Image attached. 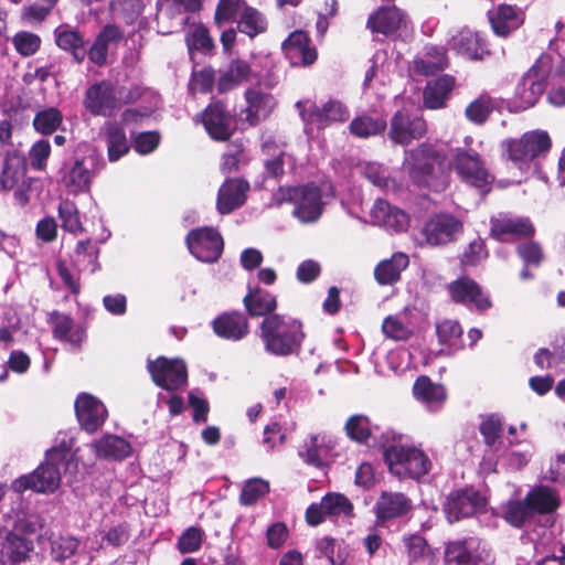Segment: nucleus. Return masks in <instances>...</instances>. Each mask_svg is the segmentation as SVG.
I'll list each match as a JSON object with an SVG mask.
<instances>
[{
	"mask_svg": "<svg viewBox=\"0 0 565 565\" xmlns=\"http://www.w3.org/2000/svg\"><path fill=\"white\" fill-rule=\"evenodd\" d=\"M450 157L451 159L444 149L420 145L406 151L403 167L414 182L437 192L446 189L451 168L466 183L482 192L488 191L492 177L477 151L456 148L450 150Z\"/></svg>",
	"mask_w": 565,
	"mask_h": 565,
	"instance_id": "nucleus-1",
	"label": "nucleus"
},
{
	"mask_svg": "<svg viewBox=\"0 0 565 565\" xmlns=\"http://www.w3.org/2000/svg\"><path fill=\"white\" fill-rule=\"evenodd\" d=\"M73 439L63 435L56 444L46 451L45 461L33 472L23 475L12 482L15 492L28 489L40 493L54 492L61 482V470H66L73 465Z\"/></svg>",
	"mask_w": 565,
	"mask_h": 565,
	"instance_id": "nucleus-2",
	"label": "nucleus"
},
{
	"mask_svg": "<svg viewBox=\"0 0 565 565\" xmlns=\"http://www.w3.org/2000/svg\"><path fill=\"white\" fill-rule=\"evenodd\" d=\"M41 526L42 521L35 513L6 515L4 525L0 529V565H17L24 561L32 545L18 532L35 533Z\"/></svg>",
	"mask_w": 565,
	"mask_h": 565,
	"instance_id": "nucleus-3",
	"label": "nucleus"
},
{
	"mask_svg": "<svg viewBox=\"0 0 565 565\" xmlns=\"http://www.w3.org/2000/svg\"><path fill=\"white\" fill-rule=\"evenodd\" d=\"M259 337L265 351L275 356L296 353L305 339L302 323L291 317L271 313L260 323Z\"/></svg>",
	"mask_w": 565,
	"mask_h": 565,
	"instance_id": "nucleus-4",
	"label": "nucleus"
},
{
	"mask_svg": "<svg viewBox=\"0 0 565 565\" xmlns=\"http://www.w3.org/2000/svg\"><path fill=\"white\" fill-rule=\"evenodd\" d=\"M139 97L137 88L114 85L102 81L89 86L83 100L84 107L94 116L114 117L124 105Z\"/></svg>",
	"mask_w": 565,
	"mask_h": 565,
	"instance_id": "nucleus-5",
	"label": "nucleus"
},
{
	"mask_svg": "<svg viewBox=\"0 0 565 565\" xmlns=\"http://www.w3.org/2000/svg\"><path fill=\"white\" fill-rule=\"evenodd\" d=\"M502 146L515 167L529 173L537 169L536 160L548 152L552 141L545 130L536 129L524 132L518 139L505 140Z\"/></svg>",
	"mask_w": 565,
	"mask_h": 565,
	"instance_id": "nucleus-6",
	"label": "nucleus"
},
{
	"mask_svg": "<svg viewBox=\"0 0 565 565\" xmlns=\"http://www.w3.org/2000/svg\"><path fill=\"white\" fill-rule=\"evenodd\" d=\"M384 460L391 473L398 478L419 479L427 475L433 466L423 449L401 443L385 447Z\"/></svg>",
	"mask_w": 565,
	"mask_h": 565,
	"instance_id": "nucleus-7",
	"label": "nucleus"
},
{
	"mask_svg": "<svg viewBox=\"0 0 565 565\" xmlns=\"http://www.w3.org/2000/svg\"><path fill=\"white\" fill-rule=\"evenodd\" d=\"M554 60L551 54H542L536 63L523 75L519 82L514 102L519 110L534 106L543 95L546 79L553 70Z\"/></svg>",
	"mask_w": 565,
	"mask_h": 565,
	"instance_id": "nucleus-8",
	"label": "nucleus"
},
{
	"mask_svg": "<svg viewBox=\"0 0 565 565\" xmlns=\"http://www.w3.org/2000/svg\"><path fill=\"white\" fill-rule=\"evenodd\" d=\"M276 201H291L294 214L302 223L316 222L322 214L323 202L320 190L313 185L280 188L275 194Z\"/></svg>",
	"mask_w": 565,
	"mask_h": 565,
	"instance_id": "nucleus-9",
	"label": "nucleus"
},
{
	"mask_svg": "<svg viewBox=\"0 0 565 565\" xmlns=\"http://www.w3.org/2000/svg\"><path fill=\"white\" fill-rule=\"evenodd\" d=\"M299 114L308 128H323L331 122L344 121L349 118V110L338 100H329L322 107H318L313 102L306 99L296 104Z\"/></svg>",
	"mask_w": 565,
	"mask_h": 565,
	"instance_id": "nucleus-10",
	"label": "nucleus"
},
{
	"mask_svg": "<svg viewBox=\"0 0 565 565\" xmlns=\"http://www.w3.org/2000/svg\"><path fill=\"white\" fill-rule=\"evenodd\" d=\"M148 371L153 382L168 392L178 391L186 385V365L181 359L159 356L148 362Z\"/></svg>",
	"mask_w": 565,
	"mask_h": 565,
	"instance_id": "nucleus-11",
	"label": "nucleus"
},
{
	"mask_svg": "<svg viewBox=\"0 0 565 565\" xmlns=\"http://www.w3.org/2000/svg\"><path fill=\"white\" fill-rule=\"evenodd\" d=\"M462 232V223L448 213L433 214L420 231L423 242L429 246H441L454 242Z\"/></svg>",
	"mask_w": 565,
	"mask_h": 565,
	"instance_id": "nucleus-12",
	"label": "nucleus"
},
{
	"mask_svg": "<svg viewBox=\"0 0 565 565\" xmlns=\"http://www.w3.org/2000/svg\"><path fill=\"white\" fill-rule=\"evenodd\" d=\"M486 497L473 488H465L451 492L445 502L444 510L450 523L462 518L472 516L483 510Z\"/></svg>",
	"mask_w": 565,
	"mask_h": 565,
	"instance_id": "nucleus-13",
	"label": "nucleus"
},
{
	"mask_svg": "<svg viewBox=\"0 0 565 565\" xmlns=\"http://www.w3.org/2000/svg\"><path fill=\"white\" fill-rule=\"evenodd\" d=\"M190 253L200 262L213 263L223 250V239L213 227H201L191 231L186 236Z\"/></svg>",
	"mask_w": 565,
	"mask_h": 565,
	"instance_id": "nucleus-14",
	"label": "nucleus"
},
{
	"mask_svg": "<svg viewBox=\"0 0 565 565\" xmlns=\"http://www.w3.org/2000/svg\"><path fill=\"white\" fill-rule=\"evenodd\" d=\"M409 216L402 209L377 199L369 211V223L391 233H402L409 226Z\"/></svg>",
	"mask_w": 565,
	"mask_h": 565,
	"instance_id": "nucleus-15",
	"label": "nucleus"
},
{
	"mask_svg": "<svg viewBox=\"0 0 565 565\" xmlns=\"http://www.w3.org/2000/svg\"><path fill=\"white\" fill-rule=\"evenodd\" d=\"M103 163L90 169L85 159H75L63 164L60 171V183L71 193L77 195L89 191L93 179Z\"/></svg>",
	"mask_w": 565,
	"mask_h": 565,
	"instance_id": "nucleus-16",
	"label": "nucleus"
},
{
	"mask_svg": "<svg viewBox=\"0 0 565 565\" xmlns=\"http://www.w3.org/2000/svg\"><path fill=\"white\" fill-rule=\"evenodd\" d=\"M353 505L350 500L341 493H328L319 503L309 505L306 512L307 522L310 525L320 524L324 518L351 516Z\"/></svg>",
	"mask_w": 565,
	"mask_h": 565,
	"instance_id": "nucleus-17",
	"label": "nucleus"
},
{
	"mask_svg": "<svg viewBox=\"0 0 565 565\" xmlns=\"http://www.w3.org/2000/svg\"><path fill=\"white\" fill-rule=\"evenodd\" d=\"M427 130L425 120L405 111H397L391 119L388 137L394 143L408 145L422 138Z\"/></svg>",
	"mask_w": 565,
	"mask_h": 565,
	"instance_id": "nucleus-18",
	"label": "nucleus"
},
{
	"mask_svg": "<svg viewBox=\"0 0 565 565\" xmlns=\"http://www.w3.org/2000/svg\"><path fill=\"white\" fill-rule=\"evenodd\" d=\"M75 413L79 425L88 433L96 431L105 423L108 415L104 403L88 393H82L77 396Z\"/></svg>",
	"mask_w": 565,
	"mask_h": 565,
	"instance_id": "nucleus-19",
	"label": "nucleus"
},
{
	"mask_svg": "<svg viewBox=\"0 0 565 565\" xmlns=\"http://www.w3.org/2000/svg\"><path fill=\"white\" fill-rule=\"evenodd\" d=\"M447 565H483L480 541L476 537L448 542L445 547Z\"/></svg>",
	"mask_w": 565,
	"mask_h": 565,
	"instance_id": "nucleus-20",
	"label": "nucleus"
},
{
	"mask_svg": "<svg viewBox=\"0 0 565 565\" xmlns=\"http://www.w3.org/2000/svg\"><path fill=\"white\" fill-rule=\"evenodd\" d=\"M449 292L454 301L475 308L479 311L490 308L491 302L480 286L467 277L458 278L449 285Z\"/></svg>",
	"mask_w": 565,
	"mask_h": 565,
	"instance_id": "nucleus-21",
	"label": "nucleus"
},
{
	"mask_svg": "<svg viewBox=\"0 0 565 565\" xmlns=\"http://www.w3.org/2000/svg\"><path fill=\"white\" fill-rule=\"evenodd\" d=\"M249 183L244 179H226L220 186L216 198V210L226 215L239 209L246 201Z\"/></svg>",
	"mask_w": 565,
	"mask_h": 565,
	"instance_id": "nucleus-22",
	"label": "nucleus"
},
{
	"mask_svg": "<svg viewBox=\"0 0 565 565\" xmlns=\"http://www.w3.org/2000/svg\"><path fill=\"white\" fill-rule=\"evenodd\" d=\"M415 399L429 413H438L447 401V391L443 384L433 382L428 376H419L413 385Z\"/></svg>",
	"mask_w": 565,
	"mask_h": 565,
	"instance_id": "nucleus-23",
	"label": "nucleus"
},
{
	"mask_svg": "<svg viewBox=\"0 0 565 565\" xmlns=\"http://www.w3.org/2000/svg\"><path fill=\"white\" fill-rule=\"evenodd\" d=\"M534 232L529 218L500 214L491 217V235L498 241L530 236Z\"/></svg>",
	"mask_w": 565,
	"mask_h": 565,
	"instance_id": "nucleus-24",
	"label": "nucleus"
},
{
	"mask_svg": "<svg viewBox=\"0 0 565 565\" xmlns=\"http://www.w3.org/2000/svg\"><path fill=\"white\" fill-rule=\"evenodd\" d=\"M407 25L406 14L395 6L380 8L367 20V28L372 32L385 35L396 34L398 31L407 29Z\"/></svg>",
	"mask_w": 565,
	"mask_h": 565,
	"instance_id": "nucleus-25",
	"label": "nucleus"
},
{
	"mask_svg": "<svg viewBox=\"0 0 565 565\" xmlns=\"http://www.w3.org/2000/svg\"><path fill=\"white\" fill-rule=\"evenodd\" d=\"M202 122L206 132L214 140H226L234 131L233 118L221 103L211 104L205 109Z\"/></svg>",
	"mask_w": 565,
	"mask_h": 565,
	"instance_id": "nucleus-26",
	"label": "nucleus"
},
{
	"mask_svg": "<svg viewBox=\"0 0 565 565\" xmlns=\"http://www.w3.org/2000/svg\"><path fill=\"white\" fill-rule=\"evenodd\" d=\"M262 153L265 156L264 166L269 177H280L286 168L294 169L295 159L286 150V146L278 143L273 138L265 139L262 143Z\"/></svg>",
	"mask_w": 565,
	"mask_h": 565,
	"instance_id": "nucleus-27",
	"label": "nucleus"
},
{
	"mask_svg": "<svg viewBox=\"0 0 565 565\" xmlns=\"http://www.w3.org/2000/svg\"><path fill=\"white\" fill-rule=\"evenodd\" d=\"M99 137L105 141L109 162H117L130 150V142L120 122L107 120L99 130Z\"/></svg>",
	"mask_w": 565,
	"mask_h": 565,
	"instance_id": "nucleus-28",
	"label": "nucleus"
},
{
	"mask_svg": "<svg viewBox=\"0 0 565 565\" xmlns=\"http://www.w3.org/2000/svg\"><path fill=\"white\" fill-rule=\"evenodd\" d=\"M282 51L292 65H310L317 60V52L303 31L292 32L284 42Z\"/></svg>",
	"mask_w": 565,
	"mask_h": 565,
	"instance_id": "nucleus-29",
	"label": "nucleus"
},
{
	"mask_svg": "<svg viewBox=\"0 0 565 565\" xmlns=\"http://www.w3.org/2000/svg\"><path fill=\"white\" fill-rule=\"evenodd\" d=\"M488 18L493 32L507 36L519 29L524 22L523 12L513 6L500 4L488 11Z\"/></svg>",
	"mask_w": 565,
	"mask_h": 565,
	"instance_id": "nucleus-30",
	"label": "nucleus"
},
{
	"mask_svg": "<svg viewBox=\"0 0 565 565\" xmlns=\"http://www.w3.org/2000/svg\"><path fill=\"white\" fill-rule=\"evenodd\" d=\"M246 98V120L250 125H257L265 120L275 109L276 98L260 88H248L245 92Z\"/></svg>",
	"mask_w": 565,
	"mask_h": 565,
	"instance_id": "nucleus-31",
	"label": "nucleus"
},
{
	"mask_svg": "<svg viewBox=\"0 0 565 565\" xmlns=\"http://www.w3.org/2000/svg\"><path fill=\"white\" fill-rule=\"evenodd\" d=\"M332 448L333 441L331 437L324 434H317L303 440L299 447L298 455L306 463L321 467L327 461Z\"/></svg>",
	"mask_w": 565,
	"mask_h": 565,
	"instance_id": "nucleus-32",
	"label": "nucleus"
},
{
	"mask_svg": "<svg viewBox=\"0 0 565 565\" xmlns=\"http://www.w3.org/2000/svg\"><path fill=\"white\" fill-rule=\"evenodd\" d=\"M451 50L469 60H482L488 54V50L482 38L468 29L457 32L448 41Z\"/></svg>",
	"mask_w": 565,
	"mask_h": 565,
	"instance_id": "nucleus-33",
	"label": "nucleus"
},
{
	"mask_svg": "<svg viewBox=\"0 0 565 565\" xmlns=\"http://www.w3.org/2000/svg\"><path fill=\"white\" fill-rule=\"evenodd\" d=\"M448 66L446 50L437 45H427L414 58L412 68L416 74L429 76Z\"/></svg>",
	"mask_w": 565,
	"mask_h": 565,
	"instance_id": "nucleus-34",
	"label": "nucleus"
},
{
	"mask_svg": "<svg viewBox=\"0 0 565 565\" xmlns=\"http://www.w3.org/2000/svg\"><path fill=\"white\" fill-rule=\"evenodd\" d=\"M382 332L386 339L393 341H407L414 334V322L408 307L387 316L382 322Z\"/></svg>",
	"mask_w": 565,
	"mask_h": 565,
	"instance_id": "nucleus-35",
	"label": "nucleus"
},
{
	"mask_svg": "<svg viewBox=\"0 0 565 565\" xmlns=\"http://www.w3.org/2000/svg\"><path fill=\"white\" fill-rule=\"evenodd\" d=\"M411 507V501L403 493L383 492L374 509L377 520L384 522L406 514Z\"/></svg>",
	"mask_w": 565,
	"mask_h": 565,
	"instance_id": "nucleus-36",
	"label": "nucleus"
},
{
	"mask_svg": "<svg viewBox=\"0 0 565 565\" xmlns=\"http://www.w3.org/2000/svg\"><path fill=\"white\" fill-rule=\"evenodd\" d=\"M54 338L78 348L85 338L83 327L66 315L53 312L50 319Z\"/></svg>",
	"mask_w": 565,
	"mask_h": 565,
	"instance_id": "nucleus-37",
	"label": "nucleus"
},
{
	"mask_svg": "<svg viewBox=\"0 0 565 565\" xmlns=\"http://www.w3.org/2000/svg\"><path fill=\"white\" fill-rule=\"evenodd\" d=\"M409 265L407 254L397 252L391 258L380 262L374 269V277L380 285H393L399 280L402 271Z\"/></svg>",
	"mask_w": 565,
	"mask_h": 565,
	"instance_id": "nucleus-38",
	"label": "nucleus"
},
{
	"mask_svg": "<svg viewBox=\"0 0 565 565\" xmlns=\"http://www.w3.org/2000/svg\"><path fill=\"white\" fill-rule=\"evenodd\" d=\"M454 86L455 78L449 75L428 82L423 93L424 106L428 109L444 108Z\"/></svg>",
	"mask_w": 565,
	"mask_h": 565,
	"instance_id": "nucleus-39",
	"label": "nucleus"
},
{
	"mask_svg": "<svg viewBox=\"0 0 565 565\" xmlns=\"http://www.w3.org/2000/svg\"><path fill=\"white\" fill-rule=\"evenodd\" d=\"M213 330L218 337L237 341L247 334L248 322L243 313H225L213 321Z\"/></svg>",
	"mask_w": 565,
	"mask_h": 565,
	"instance_id": "nucleus-40",
	"label": "nucleus"
},
{
	"mask_svg": "<svg viewBox=\"0 0 565 565\" xmlns=\"http://www.w3.org/2000/svg\"><path fill=\"white\" fill-rule=\"evenodd\" d=\"M122 32L116 25L108 24L99 32L86 56L96 65H104L107 61L108 50L111 44L118 42Z\"/></svg>",
	"mask_w": 565,
	"mask_h": 565,
	"instance_id": "nucleus-41",
	"label": "nucleus"
},
{
	"mask_svg": "<svg viewBox=\"0 0 565 565\" xmlns=\"http://www.w3.org/2000/svg\"><path fill=\"white\" fill-rule=\"evenodd\" d=\"M532 513L547 514L556 511L561 504L558 493L546 486L533 488L525 497Z\"/></svg>",
	"mask_w": 565,
	"mask_h": 565,
	"instance_id": "nucleus-42",
	"label": "nucleus"
},
{
	"mask_svg": "<svg viewBox=\"0 0 565 565\" xmlns=\"http://www.w3.org/2000/svg\"><path fill=\"white\" fill-rule=\"evenodd\" d=\"M54 35L55 42L60 49L72 53L77 62H83L85 60L87 50L85 47L84 38L81 33L66 25H60L55 29Z\"/></svg>",
	"mask_w": 565,
	"mask_h": 565,
	"instance_id": "nucleus-43",
	"label": "nucleus"
},
{
	"mask_svg": "<svg viewBox=\"0 0 565 565\" xmlns=\"http://www.w3.org/2000/svg\"><path fill=\"white\" fill-rule=\"evenodd\" d=\"M252 74L250 66L243 60L232 61L226 68L220 72L217 87L221 93L228 92L248 81Z\"/></svg>",
	"mask_w": 565,
	"mask_h": 565,
	"instance_id": "nucleus-44",
	"label": "nucleus"
},
{
	"mask_svg": "<svg viewBox=\"0 0 565 565\" xmlns=\"http://www.w3.org/2000/svg\"><path fill=\"white\" fill-rule=\"evenodd\" d=\"M436 334L439 344L444 347L440 352L450 354L462 348V328L458 321L451 319L438 321L436 323Z\"/></svg>",
	"mask_w": 565,
	"mask_h": 565,
	"instance_id": "nucleus-45",
	"label": "nucleus"
},
{
	"mask_svg": "<svg viewBox=\"0 0 565 565\" xmlns=\"http://www.w3.org/2000/svg\"><path fill=\"white\" fill-rule=\"evenodd\" d=\"M96 456L105 459L121 460L131 452L130 444L118 436L106 435L93 444Z\"/></svg>",
	"mask_w": 565,
	"mask_h": 565,
	"instance_id": "nucleus-46",
	"label": "nucleus"
},
{
	"mask_svg": "<svg viewBox=\"0 0 565 565\" xmlns=\"http://www.w3.org/2000/svg\"><path fill=\"white\" fill-rule=\"evenodd\" d=\"M200 4L201 0H158L157 19L160 22L161 20L172 18L175 21V25L181 26L185 21L183 17H179L182 10L194 11L199 9Z\"/></svg>",
	"mask_w": 565,
	"mask_h": 565,
	"instance_id": "nucleus-47",
	"label": "nucleus"
},
{
	"mask_svg": "<svg viewBox=\"0 0 565 565\" xmlns=\"http://www.w3.org/2000/svg\"><path fill=\"white\" fill-rule=\"evenodd\" d=\"M244 305L250 316L267 317L277 307V300L274 295L267 290L256 288L250 290L244 298Z\"/></svg>",
	"mask_w": 565,
	"mask_h": 565,
	"instance_id": "nucleus-48",
	"label": "nucleus"
},
{
	"mask_svg": "<svg viewBox=\"0 0 565 565\" xmlns=\"http://www.w3.org/2000/svg\"><path fill=\"white\" fill-rule=\"evenodd\" d=\"M316 551L317 556L324 557L330 565H344L348 556L347 550L328 536L316 541Z\"/></svg>",
	"mask_w": 565,
	"mask_h": 565,
	"instance_id": "nucleus-49",
	"label": "nucleus"
},
{
	"mask_svg": "<svg viewBox=\"0 0 565 565\" xmlns=\"http://www.w3.org/2000/svg\"><path fill=\"white\" fill-rule=\"evenodd\" d=\"M403 543L406 547L408 559L411 564H424L428 562L431 556V550L426 540L417 534H409L403 537Z\"/></svg>",
	"mask_w": 565,
	"mask_h": 565,
	"instance_id": "nucleus-50",
	"label": "nucleus"
},
{
	"mask_svg": "<svg viewBox=\"0 0 565 565\" xmlns=\"http://www.w3.org/2000/svg\"><path fill=\"white\" fill-rule=\"evenodd\" d=\"M501 516L511 525L520 527L533 514L526 500H510L500 508Z\"/></svg>",
	"mask_w": 565,
	"mask_h": 565,
	"instance_id": "nucleus-51",
	"label": "nucleus"
},
{
	"mask_svg": "<svg viewBox=\"0 0 565 565\" xmlns=\"http://www.w3.org/2000/svg\"><path fill=\"white\" fill-rule=\"evenodd\" d=\"M238 30L250 38L256 36L257 34L264 32L266 30V21L262 17V14L250 8L244 7L239 19L237 21Z\"/></svg>",
	"mask_w": 565,
	"mask_h": 565,
	"instance_id": "nucleus-52",
	"label": "nucleus"
},
{
	"mask_svg": "<svg viewBox=\"0 0 565 565\" xmlns=\"http://www.w3.org/2000/svg\"><path fill=\"white\" fill-rule=\"evenodd\" d=\"M386 128V121L372 118L370 116H360L350 124V131L359 138H367L383 132Z\"/></svg>",
	"mask_w": 565,
	"mask_h": 565,
	"instance_id": "nucleus-53",
	"label": "nucleus"
},
{
	"mask_svg": "<svg viewBox=\"0 0 565 565\" xmlns=\"http://www.w3.org/2000/svg\"><path fill=\"white\" fill-rule=\"evenodd\" d=\"M62 121V113L55 107H50L36 113L33 126L38 132L51 135L61 126Z\"/></svg>",
	"mask_w": 565,
	"mask_h": 565,
	"instance_id": "nucleus-54",
	"label": "nucleus"
},
{
	"mask_svg": "<svg viewBox=\"0 0 565 565\" xmlns=\"http://www.w3.org/2000/svg\"><path fill=\"white\" fill-rule=\"evenodd\" d=\"M493 107V99L489 95L482 94L467 106L465 114L469 121L482 125L488 119Z\"/></svg>",
	"mask_w": 565,
	"mask_h": 565,
	"instance_id": "nucleus-55",
	"label": "nucleus"
},
{
	"mask_svg": "<svg viewBox=\"0 0 565 565\" xmlns=\"http://www.w3.org/2000/svg\"><path fill=\"white\" fill-rule=\"evenodd\" d=\"M142 8L141 0H113L110 2L113 15L127 24H131L138 19Z\"/></svg>",
	"mask_w": 565,
	"mask_h": 565,
	"instance_id": "nucleus-56",
	"label": "nucleus"
},
{
	"mask_svg": "<svg viewBox=\"0 0 565 565\" xmlns=\"http://www.w3.org/2000/svg\"><path fill=\"white\" fill-rule=\"evenodd\" d=\"M58 216L62 227L71 233L82 232V223L76 204L71 200H63L58 205Z\"/></svg>",
	"mask_w": 565,
	"mask_h": 565,
	"instance_id": "nucleus-57",
	"label": "nucleus"
},
{
	"mask_svg": "<svg viewBox=\"0 0 565 565\" xmlns=\"http://www.w3.org/2000/svg\"><path fill=\"white\" fill-rule=\"evenodd\" d=\"M185 41L190 52L193 50L210 51L213 47V41L207 29L202 24L190 25Z\"/></svg>",
	"mask_w": 565,
	"mask_h": 565,
	"instance_id": "nucleus-58",
	"label": "nucleus"
},
{
	"mask_svg": "<svg viewBox=\"0 0 565 565\" xmlns=\"http://www.w3.org/2000/svg\"><path fill=\"white\" fill-rule=\"evenodd\" d=\"M97 255L98 250L90 244L89 241H81L76 246L75 263L79 269H87L90 273H95L98 269Z\"/></svg>",
	"mask_w": 565,
	"mask_h": 565,
	"instance_id": "nucleus-59",
	"label": "nucleus"
},
{
	"mask_svg": "<svg viewBox=\"0 0 565 565\" xmlns=\"http://www.w3.org/2000/svg\"><path fill=\"white\" fill-rule=\"evenodd\" d=\"M15 159H7L3 168V172L1 175V185L6 190H13L15 186L21 184L22 180H26L25 177V168L17 159V166H14Z\"/></svg>",
	"mask_w": 565,
	"mask_h": 565,
	"instance_id": "nucleus-60",
	"label": "nucleus"
},
{
	"mask_svg": "<svg viewBox=\"0 0 565 565\" xmlns=\"http://www.w3.org/2000/svg\"><path fill=\"white\" fill-rule=\"evenodd\" d=\"M364 177L375 186L384 190L395 188V182L390 178L387 170L380 163L369 162L363 166Z\"/></svg>",
	"mask_w": 565,
	"mask_h": 565,
	"instance_id": "nucleus-61",
	"label": "nucleus"
},
{
	"mask_svg": "<svg viewBox=\"0 0 565 565\" xmlns=\"http://www.w3.org/2000/svg\"><path fill=\"white\" fill-rule=\"evenodd\" d=\"M269 490L268 482L262 479H250L248 480L243 489L239 497V502L243 505H252L257 502L259 498L265 495Z\"/></svg>",
	"mask_w": 565,
	"mask_h": 565,
	"instance_id": "nucleus-62",
	"label": "nucleus"
},
{
	"mask_svg": "<svg viewBox=\"0 0 565 565\" xmlns=\"http://www.w3.org/2000/svg\"><path fill=\"white\" fill-rule=\"evenodd\" d=\"M348 436L359 443L366 441L371 435L369 419L362 415L351 416L345 425Z\"/></svg>",
	"mask_w": 565,
	"mask_h": 565,
	"instance_id": "nucleus-63",
	"label": "nucleus"
},
{
	"mask_svg": "<svg viewBox=\"0 0 565 565\" xmlns=\"http://www.w3.org/2000/svg\"><path fill=\"white\" fill-rule=\"evenodd\" d=\"M244 7H247L243 0H221L215 12V20L218 24L233 21L241 15Z\"/></svg>",
	"mask_w": 565,
	"mask_h": 565,
	"instance_id": "nucleus-64",
	"label": "nucleus"
}]
</instances>
